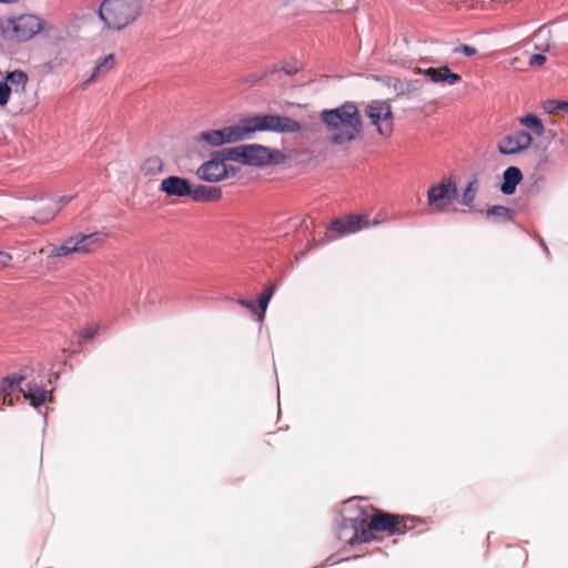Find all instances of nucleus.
Wrapping results in <instances>:
<instances>
[{"label": "nucleus", "instance_id": "obj_39", "mask_svg": "<svg viewBox=\"0 0 568 568\" xmlns=\"http://www.w3.org/2000/svg\"><path fill=\"white\" fill-rule=\"evenodd\" d=\"M544 33V29L540 28L536 33H535V37H539Z\"/></svg>", "mask_w": 568, "mask_h": 568}, {"label": "nucleus", "instance_id": "obj_38", "mask_svg": "<svg viewBox=\"0 0 568 568\" xmlns=\"http://www.w3.org/2000/svg\"><path fill=\"white\" fill-rule=\"evenodd\" d=\"M535 49L538 51H548L550 49V43L546 41L545 43L535 44Z\"/></svg>", "mask_w": 568, "mask_h": 568}, {"label": "nucleus", "instance_id": "obj_34", "mask_svg": "<svg viewBox=\"0 0 568 568\" xmlns=\"http://www.w3.org/2000/svg\"><path fill=\"white\" fill-rule=\"evenodd\" d=\"M236 303L252 312H256V305L254 302L252 301H247V300H237Z\"/></svg>", "mask_w": 568, "mask_h": 568}, {"label": "nucleus", "instance_id": "obj_29", "mask_svg": "<svg viewBox=\"0 0 568 568\" xmlns=\"http://www.w3.org/2000/svg\"><path fill=\"white\" fill-rule=\"evenodd\" d=\"M510 558L515 559L520 566H525L528 560V554L523 548H514L509 552Z\"/></svg>", "mask_w": 568, "mask_h": 568}, {"label": "nucleus", "instance_id": "obj_21", "mask_svg": "<svg viewBox=\"0 0 568 568\" xmlns=\"http://www.w3.org/2000/svg\"><path fill=\"white\" fill-rule=\"evenodd\" d=\"M10 88H14L16 91L23 92L28 83V75L21 70H14L7 73L6 81Z\"/></svg>", "mask_w": 568, "mask_h": 568}, {"label": "nucleus", "instance_id": "obj_25", "mask_svg": "<svg viewBox=\"0 0 568 568\" xmlns=\"http://www.w3.org/2000/svg\"><path fill=\"white\" fill-rule=\"evenodd\" d=\"M274 290H275V285L272 284L268 287H266L264 290V292L261 294V296L258 297V307L261 310V314L258 316L260 320H263V317H264V313H265V311L268 306V303L273 296Z\"/></svg>", "mask_w": 568, "mask_h": 568}, {"label": "nucleus", "instance_id": "obj_9", "mask_svg": "<svg viewBox=\"0 0 568 568\" xmlns=\"http://www.w3.org/2000/svg\"><path fill=\"white\" fill-rule=\"evenodd\" d=\"M248 138L246 122L242 124L225 126L221 130H209L195 136L197 143L205 142L212 146H220L225 143H234Z\"/></svg>", "mask_w": 568, "mask_h": 568}, {"label": "nucleus", "instance_id": "obj_16", "mask_svg": "<svg viewBox=\"0 0 568 568\" xmlns=\"http://www.w3.org/2000/svg\"><path fill=\"white\" fill-rule=\"evenodd\" d=\"M503 178L504 182L500 190L504 194L510 195L515 193L516 186L523 180V173L517 166H509L505 170Z\"/></svg>", "mask_w": 568, "mask_h": 568}, {"label": "nucleus", "instance_id": "obj_11", "mask_svg": "<svg viewBox=\"0 0 568 568\" xmlns=\"http://www.w3.org/2000/svg\"><path fill=\"white\" fill-rule=\"evenodd\" d=\"M456 194V184L450 179H444L439 184L429 187L427 204L432 211L444 212L452 204Z\"/></svg>", "mask_w": 568, "mask_h": 568}, {"label": "nucleus", "instance_id": "obj_22", "mask_svg": "<svg viewBox=\"0 0 568 568\" xmlns=\"http://www.w3.org/2000/svg\"><path fill=\"white\" fill-rule=\"evenodd\" d=\"M518 122L523 126L531 130L538 136H541L545 132V126H544L542 122L535 114H527V115L520 116V118H518Z\"/></svg>", "mask_w": 568, "mask_h": 568}, {"label": "nucleus", "instance_id": "obj_14", "mask_svg": "<svg viewBox=\"0 0 568 568\" xmlns=\"http://www.w3.org/2000/svg\"><path fill=\"white\" fill-rule=\"evenodd\" d=\"M419 72L427 77L432 82H444L449 85H454L462 81L460 75L452 72L448 67L428 68L419 70Z\"/></svg>", "mask_w": 568, "mask_h": 568}, {"label": "nucleus", "instance_id": "obj_6", "mask_svg": "<svg viewBox=\"0 0 568 568\" xmlns=\"http://www.w3.org/2000/svg\"><path fill=\"white\" fill-rule=\"evenodd\" d=\"M42 28V19L33 14H23L7 20L3 33L7 39L21 42L33 38Z\"/></svg>", "mask_w": 568, "mask_h": 568}, {"label": "nucleus", "instance_id": "obj_23", "mask_svg": "<svg viewBox=\"0 0 568 568\" xmlns=\"http://www.w3.org/2000/svg\"><path fill=\"white\" fill-rule=\"evenodd\" d=\"M542 109L549 114H557L560 111L568 113V102L560 100H547L542 103Z\"/></svg>", "mask_w": 568, "mask_h": 568}, {"label": "nucleus", "instance_id": "obj_3", "mask_svg": "<svg viewBox=\"0 0 568 568\" xmlns=\"http://www.w3.org/2000/svg\"><path fill=\"white\" fill-rule=\"evenodd\" d=\"M141 0H104L99 17L109 29L121 30L140 14Z\"/></svg>", "mask_w": 568, "mask_h": 568}, {"label": "nucleus", "instance_id": "obj_15", "mask_svg": "<svg viewBox=\"0 0 568 568\" xmlns=\"http://www.w3.org/2000/svg\"><path fill=\"white\" fill-rule=\"evenodd\" d=\"M222 196L220 187L205 186V185H192L190 197L195 202L205 201H217Z\"/></svg>", "mask_w": 568, "mask_h": 568}, {"label": "nucleus", "instance_id": "obj_13", "mask_svg": "<svg viewBox=\"0 0 568 568\" xmlns=\"http://www.w3.org/2000/svg\"><path fill=\"white\" fill-rule=\"evenodd\" d=\"M192 184L187 179L171 175L162 180L160 191L168 197H184L191 195Z\"/></svg>", "mask_w": 568, "mask_h": 568}, {"label": "nucleus", "instance_id": "obj_32", "mask_svg": "<svg viewBox=\"0 0 568 568\" xmlns=\"http://www.w3.org/2000/svg\"><path fill=\"white\" fill-rule=\"evenodd\" d=\"M455 53H463L467 57H473L477 53L476 48L470 47L468 44H460L459 47L454 49Z\"/></svg>", "mask_w": 568, "mask_h": 568}, {"label": "nucleus", "instance_id": "obj_19", "mask_svg": "<svg viewBox=\"0 0 568 568\" xmlns=\"http://www.w3.org/2000/svg\"><path fill=\"white\" fill-rule=\"evenodd\" d=\"M61 210L54 200H48L36 211L34 216L32 217L34 221L40 223L50 222L57 213Z\"/></svg>", "mask_w": 568, "mask_h": 568}, {"label": "nucleus", "instance_id": "obj_5", "mask_svg": "<svg viewBox=\"0 0 568 568\" xmlns=\"http://www.w3.org/2000/svg\"><path fill=\"white\" fill-rule=\"evenodd\" d=\"M105 235L99 232L84 234L77 233L63 241L59 246H52L50 257H61L73 253L91 254L103 246Z\"/></svg>", "mask_w": 568, "mask_h": 568}, {"label": "nucleus", "instance_id": "obj_12", "mask_svg": "<svg viewBox=\"0 0 568 568\" xmlns=\"http://www.w3.org/2000/svg\"><path fill=\"white\" fill-rule=\"evenodd\" d=\"M532 136L526 131H517L506 135L498 142V151L501 154L510 155L520 153L530 148Z\"/></svg>", "mask_w": 568, "mask_h": 568}, {"label": "nucleus", "instance_id": "obj_28", "mask_svg": "<svg viewBox=\"0 0 568 568\" xmlns=\"http://www.w3.org/2000/svg\"><path fill=\"white\" fill-rule=\"evenodd\" d=\"M328 230L336 232L337 235H339V236L349 233L347 231V225H346L345 219H336V220L332 221Z\"/></svg>", "mask_w": 568, "mask_h": 568}, {"label": "nucleus", "instance_id": "obj_2", "mask_svg": "<svg viewBox=\"0 0 568 568\" xmlns=\"http://www.w3.org/2000/svg\"><path fill=\"white\" fill-rule=\"evenodd\" d=\"M223 156L231 161L251 166H266L280 164L285 155L280 150L270 149L261 144H243L223 149Z\"/></svg>", "mask_w": 568, "mask_h": 568}, {"label": "nucleus", "instance_id": "obj_24", "mask_svg": "<svg viewBox=\"0 0 568 568\" xmlns=\"http://www.w3.org/2000/svg\"><path fill=\"white\" fill-rule=\"evenodd\" d=\"M478 186H479V183L477 180H473L467 184V186L462 195V203L464 205H470L474 202L477 191H478Z\"/></svg>", "mask_w": 568, "mask_h": 568}, {"label": "nucleus", "instance_id": "obj_20", "mask_svg": "<svg viewBox=\"0 0 568 568\" xmlns=\"http://www.w3.org/2000/svg\"><path fill=\"white\" fill-rule=\"evenodd\" d=\"M19 392L22 393L23 397L29 399L31 405L34 407L42 405L45 402L48 394L45 389L30 383L27 385L26 389L19 388Z\"/></svg>", "mask_w": 568, "mask_h": 568}, {"label": "nucleus", "instance_id": "obj_41", "mask_svg": "<svg viewBox=\"0 0 568 568\" xmlns=\"http://www.w3.org/2000/svg\"><path fill=\"white\" fill-rule=\"evenodd\" d=\"M261 79H262V77H255V78H254V81H258V80H261Z\"/></svg>", "mask_w": 568, "mask_h": 568}, {"label": "nucleus", "instance_id": "obj_40", "mask_svg": "<svg viewBox=\"0 0 568 568\" xmlns=\"http://www.w3.org/2000/svg\"><path fill=\"white\" fill-rule=\"evenodd\" d=\"M377 224H378V221L374 220V221L371 222V225H377Z\"/></svg>", "mask_w": 568, "mask_h": 568}, {"label": "nucleus", "instance_id": "obj_4", "mask_svg": "<svg viewBox=\"0 0 568 568\" xmlns=\"http://www.w3.org/2000/svg\"><path fill=\"white\" fill-rule=\"evenodd\" d=\"M415 528V519L410 517L398 516L390 513H377L373 515L361 535L355 534V538L362 541H369L373 531L387 532L388 535H403Z\"/></svg>", "mask_w": 568, "mask_h": 568}, {"label": "nucleus", "instance_id": "obj_36", "mask_svg": "<svg viewBox=\"0 0 568 568\" xmlns=\"http://www.w3.org/2000/svg\"><path fill=\"white\" fill-rule=\"evenodd\" d=\"M72 199H73V196L64 195V196H60L57 201H54V203H57L62 209L63 205L68 204Z\"/></svg>", "mask_w": 568, "mask_h": 568}, {"label": "nucleus", "instance_id": "obj_37", "mask_svg": "<svg viewBox=\"0 0 568 568\" xmlns=\"http://www.w3.org/2000/svg\"><path fill=\"white\" fill-rule=\"evenodd\" d=\"M356 216L361 219L359 224L362 225V229L371 226V221L366 214H361V215H356Z\"/></svg>", "mask_w": 568, "mask_h": 568}, {"label": "nucleus", "instance_id": "obj_27", "mask_svg": "<svg viewBox=\"0 0 568 568\" xmlns=\"http://www.w3.org/2000/svg\"><path fill=\"white\" fill-rule=\"evenodd\" d=\"M99 327V324L92 323L79 332V337L83 341H89L97 335Z\"/></svg>", "mask_w": 568, "mask_h": 568}, {"label": "nucleus", "instance_id": "obj_26", "mask_svg": "<svg viewBox=\"0 0 568 568\" xmlns=\"http://www.w3.org/2000/svg\"><path fill=\"white\" fill-rule=\"evenodd\" d=\"M487 216H497L501 220H509L510 219V211L508 207L506 206H503V205H494V206H490L488 210H487Z\"/></svg>", "mask_w": 568, "mask_h": 568}, {"label": "nucleus", "instance_id": "obj_33", "mask_svg": "<svg viewBox=\"0 0 568 568\" xmlns=\"http://www.w3.org/2000/svg\"><path fill=\"white\" fill-rule=\"evenodd\" d=\"M547 61L546 55L542 53H535L530 55L529 58V65L530 67H541Z\"/></svg>", "mask_w": 568, "mask_h": 568}, {"label": "nucleus", "instance_id": "obj_31", "mask_svg": "<svg viewBox=\"0 0 568 568\" xmlns=\"http://www.w3.org/2000/svg\"><path fill=\"white\" fill-rule=\"evenodd\" d=\"M11 93V88L7 82L0 81V106H4Z\"/></svg>", "mask_w": 568, "mask_h": 568}, {"label": "nucleus", "instance_id": "obj_35", "mask_svg": "<svg viewBox=\"0 0 568 568\" xmlns=\"http://www.w3.org/2000/svg\"><path fill=\"white\" fill-rule=\"evenodd\" d=\"M11 260V255L6 252H0V270L8 265Z\"/></svg>", "mask_w": 568, "mask_h": 568}, {"label": "nucleus", "instance_id": "obj_8", "mask_svg": "<svg viewBox=\"0 0 568 568\" xmlns=\"http://www.w3.org/2000/svg\"><path fill=\"white\" fill-rule=\"evenodd\" d=\"M365 115L376 126L378 134L388 138L394 131V114L388 101L374 100L366 105Z\"/></svg>", "mask_w": 568, "mask_h": 568}, {"label": "nucleus", "instance_id": "obj_18", "mask_svg": "<svg viewBox=\"0 0 568 568\" xmlns=\"http://www.w3.org/2000/svg\"><path fill=\"white\" fill-rule=\"evenodd\" d=\"M115 65V57L113 53L106 55L103 60L99 61L91 75L88 78L85 82H83V88L88 87L90 83L94 82L100 75L110 72Z\"/></svg>", "mask_w": 568, "mask_h": 568}, {"label": "nucleus", "instance_id": "obj_7", "mask_svg": "<svg viewBox=\"0 0 568 568\" xmlns=\"http://www.w3.org/2000/svg\"><path fill=\"white\" fill-rule=\"evenodd\" d=\"M248 136L255 131H276L281 133H295L302 125L294 119L282 115H261L245 120Z\"/></svg>", "mask_w": 568, "mask_h": 568}, {"label": "nucleus", "instance_id": "obj_1", "mask_svg": "<svg viewBox=\"0 0 568 568\" xmlns=\"http://www.w3.org/2000/svg\"><path fill=\"white\" fill-rule=\"evenodd\" d=\"M320 116L329 134V142L334 145L351 143L362 135V118L358 108L353 102H346L335 109L323 110Z\"/></svg>", "mask_w": 568, "mask_h": 568}, {"label": "nucleus", "instance_id": "obj_10", "mask_svg": "<svg viewBox=\"0 0 568 568\" xmlns=\"http://www.w3.org/2000/svg\"><path fill=\"white\" fill-rule=\"evenodd\" d=\"M223 150L213 154V156L202 163L196 170V176L205 182H219L226 179L230 174L236 173L235 169L229 168L225 162L231 161L222 155Z\"/></svg>", "mask_w": 568, "mask_h": 568}, {"label": "nucleus", "instance_id": "obj_30", "mask_svg": "<svg viewBox=\"0 0 568 568\" xmlns=\"http://www.w3.org/2000/svg\"><path fill=\"white\" fill-rule=\"evenodd\" d=\"M345 221H346V225H347V231L349 233H355V232L362 230V225L359 224L361 219L357 217L356 215H347L345 217Z\"/></svg>", "mask_w": 568, "mask_h": 568}, {"label": "nucleus", "instance_id": "obj_17", "mask_svg": "<svg viewBox=\"0 0 568 568\" xmlns=\"http://www.w3.org/2000/svg\"><path fill=\"white\" fill-rule=\"evenodd\" d=\"M23 381L24 376L22 375H11L2 379L0 386V394L3 397V404L12 405V399L10 398V395L16 388H21L20 385Z\"/></svg>", "mask_w": 568, "mask_h": 568}]
</instances>
